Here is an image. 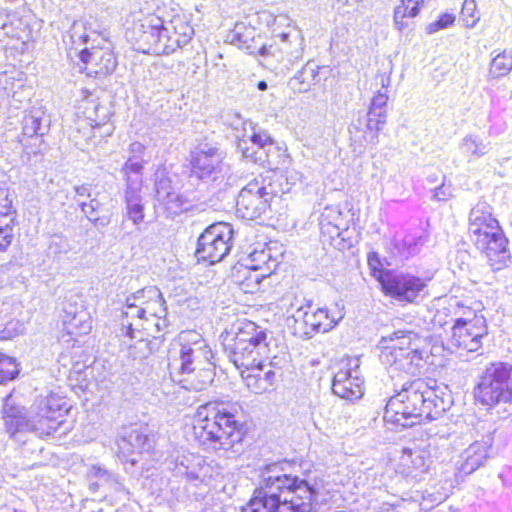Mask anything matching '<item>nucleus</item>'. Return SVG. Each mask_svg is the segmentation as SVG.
I'll return each instance as SVG.
<instances>
[{
	"instance_id": "1",
	"label": "nucleus",
	"mask_w": 512,
	"mask_h": 512,
	"mask_svg": "<svg viewBox=\"0 0 512 512\" xmlns=\"http://www.w3.org/2000/svg\"><path fill=\"white\" fill-rule=\"evenodd\" d=\"M220 343L248 390L263 394L275 388L278 372L267 361L270 344L262 326L248 319H238L222 331Z\"/></svg>"
},
{
	"instance_id": "2",
	"label": "nucleus",
	"mask_w": 512,
	"mask_h": 512,
	"mask_svg": "<svg viewBox=\"0 0 512 512\" xmlns=\"http://www.w3.org/2000/svg\"><path fill=\"white\" fill-rule=\"evenodd\" d=\"M194 441L205 449L235 452L247 438L248 428L224 401H208L197 407L191 419Z\"/></svg>"
},
{
	"instance_id": "3",
	"label": "nucleus",
	"mask_w": 512,
	"mask_h": 512,
	"mask_svg": "<svg viewBox=\"0 0 512 512\" xmlns=\"http://www.w3.org/2000/svg\"><path fill=\"white\" fill-rule=\"evenodd\" d=\"M447 403L438 397L435 386L426 378L406 382L387 401L384 411L386 423L406 427L439 418Z\"/></svg>"
},
{
	"instance_id": "4",
	"label": "nucleus",
	"mask_w": 512,
	"mask_h": 512,
	"mask_svg": "<svg viewBox=\"0 0 512 512\" xmlns=\"http://www.w3.org/2000/svg\"><path fill=\"white\" fill-rule=\"evenodd\" d=\"M467 237L475 250L486 260L493 272L507 269L512 260L509 239L486 201H479L469 211Z\"/></svg>"
},
{
	"instance_id": "5",
	"label": "nucleus",
	"mask_w": 512,
	"mask_h": 512,
	"mask_svg": "<svg viewBox=\"0 0 512 512\" xmlns=\"http://www.w3.org/2000/svg\"><path fill=\"white\" fill-rule=\"evenodd\" d=\"M292 186L287 176L275 169L260 174L244 187L236 200L239 217L254 220L267 211H280L288 206Z\"/></svg>"
},
{
	"instance_id": "6",
	"label": "nucleus",
	"mask_w": 512,
	"mask_h": 512,
	"mask_svg": "<svg viewBox=\"0 0 512 512\" xmlns=\"http://www.w3.org/2000/svg\"><path fill=\"white\" fill-rule=\"evenodd\" d=\"M132 300L122 313L121 337L143 340L167 328L165 300L159 292L141 291Z\"/></svg>"
},
{
	"instance_id": "7",
	"label": "nucleus",
	"mask_w": 512,
	"mask_h": 512,
	"mask_svg": "<svg viewBox=\"0 0 512 512\" xmlns=\"http://www.w3.org/2000/svg\"><path fill=\"white\" fill-rule=\"evenodd\" d=\"M287 314V327L294 336L303 339L330 331L344 316L336 303L314 307L312 300L297 295L290 301Z\"/></svg>"
},
{
	"instance_id": "8",
	"label": "nucleus",
	"mask_w": 512,
	"mask_h": 512,
	"mask_svg": "<svg viewBox=\"0 0 512 512\" xmlns=\"http://www.w3.org/2000/svg\"><path fill=\"white\" fill-rule=\"evenodd\" d=\"M360 208L347 200L335 207L325 209L320 220V236L338 250L354 247L361 240Z\"/></svg>"
},
{
	"instance_id": "9",
	"label": "nucleus",
	"mask_w": 512,
	"mask_h": 512,
	"mask_svg": "<svg viewBox=\"0 0 512 512\" xmlns=\"http://www.w3.org/2000/svg\"><path fill=\"white\" fill-rule=\"evenodd\" d=\"M91 35L84 31L79 34L78 41L68 49L71 65L89 78L103 79L112 75L118 66V56L114 47L107 41L97 44L90 43Z\"/></svg>"
},
{
	"instance_id": "10",
	"label": "nucleus",
	"mask_w": 512,
	"mask_h": 512,
	"mask_svg": "<svg viewBox=\"0 0 512 512\" xmlns=\"http://www.w3.org/2000/svg\"><path fill=\"white\" fill-rule=\"evenodd\" d=\"M282 512H312L318 502L319 488L294 474L263 471Z\"/></svg>"
},
{
	"instance_id": "11",
	"label": "nucleus",
	"mask_w": 512,
	"mask_h": 512,
	"mask_svg": "<svg viewBox=\"0 0 512 512\" xmlns=\"http://www.w3.org/2000/svg\"><path fill=\"white\" fill-rule=\"evenodd\" d=\"M489 334L484 305L479 300L465 299L464 306L455 311V325L451 326L450 344L459 350L476 352Z\"/></svg>"
},
{
	"instance_id": "12",
	"label": "nucleus",
	"mask_w": 512,
	"mask_h": 512,
	"mask_svg": "<svg viewBox=\"0 0 512 512\" xmlns=\"http://www.w3.org/2000/svg\"><path fill=\"white\" fill-rule=\"evenodd\" d=\"M474 401L487 409L512 402V364L495 361L488 364L473 388Z\"/></svg>"
},
{
	"instance_id": "13",
	"label": "nucleus",
	"mask_w": 512,
	"mask_h": 512,
	"mask_svg": "<svg viewBox=\"0 0 512 512\" xmlns=\"http://www.w3.org/2000/svg\"><path fill=\"white\" fill-rule=\"evenodd\" d=\"M169 357V368L180 373H191L197 366H212L213 351L201 334L194 330L183 331L176 339Z\"/></svg>"
},
{
	"instance_id": "14",
	"label": "nucleus",
	"mask_w": 512,
	"mask_h": 512,
	"mask_svg": "<svg viewBox=\"0 0 512 512\" xmlns=\"http://www.w3.org/2000/svg\"><path fill=\"white\" fill-rule=\"evenodd\" d=\"M165 29L159 7L153 12L141 11L129 30V41L143 54L167 55L169 50Z\"/></svg>"
},
{
	"instance_id": "15",
	"label": "nucleus",
	"mask_w": 512,
	"mask_h": 512,
	"mask_svg": "<svg viewBox=\"0 0 512 512\" xmlns=\"http://www.w3.org/2000/svg\"><path fill=\"white\" fill-rule=\"evenodd\" d=\"M429 278L412 272L391 269L379 283L384 296L406 304H415L428 294Z\"/></svg>"
},
{
	"instance_id": "16",
	"label": "nucleus",
	"mask_w": 512,
	"mask_h": 512,
	"mask_svg": "<svg viewBox=\"0 0 512 512\" xmlns=\"http://www.w3.org/2000/svg\"><path fill=\"white\" fill-rule=\"evenodd\" d=\"M233 230L228 223L217 222L208 226L198 237L195 251L198 262L213 265L231 250Z\"/></svg>"
},
{
	"instance_id": "17",
	"label": "nucleus",
	"mask_w": 512,
	"mask_h": 512,
	"mask_svg": "<svg viewBox=\"0 0 512 512\" xmlns=\"http://www.w3.org/2000/svg\"><path fill=\"white\" fill-rule=\"evenodd\" d=\"M332 390L337 396L354 401L364 395L365 381L358 356H345L337 363L332 379Z\"/></svg>"
},
{
	"instance_id": "18",
	"label": "nucleus",
	"mask_w": 512,
	"mask_h": 512,
	"mask_svg": "<svg viewBox=\"0 0 512 512\" xmlns=\"http://www.w3.org/2000/svg\"><path fill=\"white\" fill-rule=\"evenodd\" d=\"M237 146L243 157L260 165H272L287 156L286 148L266 131H255L248 140L239 139Z\"/></svg>"
},
{
	"instance_id": "19",
	"label": "nucleus",
	"mask_w": 512,
	"mask_h": 512,
	"mask_svg": "<svg viewBox=\"0 0 512 512\" xmlns=\"http://www.w3.org/2000/svg\"><path fill=\"white\" fill-rule=\"evenodd\" d=\"M433 466L429 445L404 447L394 463V470L404 478L421 479Z\"/></svg>"
},
{
	"instance_id": "20",
	"label": "nucleus",
	"mask_w": 512,
	"mask_h": 512,
	"mask_svg": "<svg viewBox=\"0 0 512 512\" xmlns=\"http://www.w3.org/2000/svg\"><path fill=\"white\" fill-rule=\"evenodd\" d=\"M426 339L411 330H397L388 338L385 349L394 356L395 361L407 360L410 364H417L427 356L424 348Z\"/></svg>"
},
{
	"instance_id": "21",
	"label": "nucleus",
	"mask_w": 512,
	"mask_h": 512,
	"mask_svg": "<svg viewBox=\"0 0 512 512\" xmlns=\"http://www.w3.org/2000/svg\"><path fill=\"white\" fill-rule=\"evenodd\" d=\"M67 414L68 408L62 398L51 394L46 398L45 406L35 421L34 429L41 436H50L66 421Z\"/></svg>"
},
{
	"instance_id": "22",
	"label": "nucleus",
	"mask_w": 512,
	"mask_h": 512,
	"mask_svg": "<svg viewBox=\"0 0 512 512\" xmlns=\"http://www.w3.org/2000/svg\"><path fill=\"white\" fill-rule=\"evenodd\" d=\"M222 163L219 149L215 146L197 147L190 152L189 171L192 176L204 179L216 172Z\"/></svg>"
},
{
	"instance_id": "23",
	"label": "nucleus",
	"mask_w": 512,
	"mask_h": 512,
	"mask_svg": "<svg viewBox=\"0 0 512 512\" xmlns=\"http://www.w3.org/2000/svg\"><path fill=\"white\" fill-rule=\"evenodd\" d=\"M165 31L169 54L187 45L195 34L190 17L184 11L173 13L169 22L166 24Z\"/></svg>"
},
{
	"instance_id": "24",
	"label": "nucleus",
	"mask_w": 512,
	"mask_h": 512,
	"mask_svg": "<svg viewBox=\"0 0 512 512\" xmlns=\"http://www.w3.org/2000/svg\"><path fill=\"white\" fill-rule=\"evenodd\" d=\"M17 224V211L8 189L0 187V253L12 244Z\"/></svg>"
},
{
	"instance_id": "25",
	"label": "nucleus",
	"mask_w": 512,
	"mask_h": 512,
	"mask_svg": "<svg viewBox=\"0 0 512 512\" xmlns=\"http://www.w3.org/2000/svg\"><path fill=\"white\" fill-rule=\"evenodd\" d=\"M261 35L248 23L237 22L230 32V40L252 55L268 56L271 54V45L259 44Z\"/></svg>"
},
{
	"instance_id": "26",
	"label": "nucleus",
	"mask_w": 512,
	"mask_h": 512,
	"mask_svg": "<svg viewBox=\"0 0 512 512\" xmlns=\"http://www.w3.org/2000/svg\"><path fill=\"white\" fill-rule=\"evenodd\" d=\"M245 512H282L280 505L272 491L264 473L246 503Z\"/></svg>"
},
{
	"instance_id": "27",
	"label": "nucleus",
	"mask_w": 512,
	"mask_h": 512,
	"mask_svg": "<svg viewBox=\"0 0 512 512\" xmlns=\"http://www.w3.org/2000/svg\"><path fill=\"white\" fill-rule=\"evenodd\" d=\"M41 123L42 119L35 116H29L25 120L20 143L28 155L41 154L46 149Z\"/></svg>"
},
{
	"instance_id": "28",
	"label": "nucleus",
	"mask_w": 512,
	"mask_h": 512,
	"mask_svg": "<svg viewBox=\"0 0 512 512\" xmlns=\"http://www.w3.org/2000/svg\"><path fill=\"white\" fill-rule=\"evenodd\" d=\"M331 69L312 61L305 63L294 77L299 92H306L313 87L324 84L330 77Z\"/></svg>"
},
{
	"instance_id": "29",
	"label": "nucleus",
	"mask_w": 512,
	"mask_h": 512,
	"mask_svg": "<svg viewBox=\"0 0 512 512\" xmlns=\"http://www.w3.org/2000/svg\"><path fill=\"white\" fill-rule=\"evenodd\" d=\"M491 456V444L475 441L464 451L460 470L464 474L476 471Z\"/></svg>"
},
{
	"instance_id": "30",
	"label": "nucleus",
	"mask_w": 512,
	"mask_h": 512,
	"mask_svg": "<svg viewBox=\"0 0 512 512\" xmlns=\"http://www.w3.org/2000/svg\"><path fill=\"white\" fill-rule=\"evenodd\" d=\"M277 265L276 258L272 255V250L267 245L253 249L248 256V263L244 265L253 271L268 277Z\"/></svg>"
},
{
	"instance_id": "31",
	"label": "nucleus",
	"mask_w": 512,
	"mask_h": 512,
	"mask_svg": "<svg viewBox=\"0 0 512 512\" xmlns=\"http://www.w3.org/2000/svg\"><path fill=\"white\" fill-rule=\"evenodd\" d=\"M426 0H400L394 8V23L398 30L403 31L411 26Z\"/></svg>"
},
{
	"instance_id": "32",
	"label": "nucleus",
	"mask_w": 512,
	"mask_h": 512,
	"mask_svg": "<svg viewBox=\"0 0 512 512\" xmlns=\"http://www.w3.org/2000/svg\"><path fill=\"white\" fill-rule=\"evenodd\" d=\"M234 283L244 294H256L261 291V284L266 277L257 271L241 266L233 274Z\"/></svg>"
},
{
	"instance_id": "33",
	"label": "nucleus",
	"mask_w": 512,
	"mask_h": 512,
	"mask_svg": "<svg viewBox=\"0 0 512 512\" xmlns=\"http://www.w3.org/2000/svg\"><path fill=\"white\" fill-rule=\"evenodd\" d=\"M149 437L139 431H133L128 436L121 439L120 450L118 451V457L128 461V454L142 453L150 449Z\"/></svg>"
},
{
	"instance_id": "34",
	"label": "nucleus",
	"mask_w": 512,
	"mask_h": 512,
	"mask_svg": "<svg viewBox=\"0 0 512 512\" xmlns=\"http://www.w3.org/2000/svg\"><path fill=\"white\" fill-rule=\"evenodd\" d=\"M2 28L7 37L20 40L23 43L28 41L33 34L29 21L18 15L10 16Z\"/></svg>"
},
{
	"instance_id": "35",
	"label": "nucleus",
	"mask_w": 512,
	"mask_h": 512,
	"mask_svg": "<svg viewBox=\"0 0 512 512\" xmlns=\"http://www.w3.org/2000/svg\"><path fill=\"white\" fill-rule=\"evenodd\" d=\"M143 168L141 162L128 159L123 165L122 172L126 183L125 194L136 193L143 185Z\"/></svg>"
},
{
	"instance_id": "36",
	"label": "nucleus",
	"mask_w": 512,
	"mask_h": 512,
	"mask_svg": "<svg viewBox=\"0 0 512 512\" xmlns=\"http://www.w3.org/2000/svg\"><path fill=\"white\" fill-rule=\"evenodd\" d=\"M5 430L10 436H14L28 426V420L20 408L8 405L3 410Z\"/></svg>"
},
{
	"instance_id": "37",
	"label": "nucleus",
	"mask_w": 512,
	"mask_h": 512,
	"mask_svg": "<svg viewBox=\"0 0 512 512\" xmlns=\"http://www.w3.org/2000/svg\"><path fill=\"white\" fill-rule=\"evenodd\" d=\"M512 70V51L504 50L491 61L489 73L494 78L506 76Z\"/></svg>"
},
{
	"instance_id": "38",
	"label": "nucleus",
	"mask_w": 512,
	"mask_h": 512,
	"mask_svg": "<svg viewBox=\"0 0 512 512\" xmlns=\"http://www.w3.org/2000/svg\"><path fill=\"white\" fill-rule=\"evenodd\" d=\"M463 306L464 300L457 302L454 305L438 309L432 318L433 326L435 328H445L446 326L451 327L452 325H455V311Z\"/></svg>"
},
{
	"instance_id": "39",
	"label": "nucleus",
	"mask_w": 512,
	"mask_h": 512,
	"mask_svg": "<svg viewBox=\"0 0 512 512\" xmlns=\"http://www.w3.org/2000/svg\"><path fill=\"white\" fill-rule=\"evenodd\" d=\"M16 358L0 352V384L14 380L20 372Z\"/></svg>"
},
{
	"instance_id": "40",
	"label": "nucleus",
	"mask_w": 512,
	"mask_h": 512,
	"mask_svg": "<svg viewBox=\"0 0 512 512\" xmlns=\"http://www.w3.org/2000/svg\"><path fill=\"white\" fill-rule=\"evenodd\" d=\"M125 201L127 218L134 224L143 222L145 217L144 204L139 199H135V193L126 194Z\"/></svg>"
},
{
	"instance_id": "41",
	"label": "nucleus",
	"mask_w": 512,
	"mask_h": 512,
	"mask_svg": "<svg viewBox=\"0 0 512 512\" xmlns=\"http://www.w3.org/2000/svg\"><path fill=\"white\" fill-rule=\"evenodd\" d=\"M386 120V113L382 107H371L368 112L367 129L372 133L371 137L376 138Z\"/></svg>"
},
{
	"instance_id": "42",
	"label": "nucleus",
	"mask_w": 512,
	"mask_h": 512,
	"mask_svg": "<svg viewBox=\"0 0 512 512\" xmlns=\"http://www.w3.org/2000/svg\"><path fill=\"white\" fill-rule=\"evenodd\" d=\"M461 19L465 26L473 27L480 19V11L475 0H464L460 12Z\"/></svg>"
},
{
	"instance_id": "43",
	"label": "nucleus",
	"mask_w": 512,
	"mask_h": 512,
	"mask_svg": "<svg viewBox=\"0 0 512 512\" xmlns=\"http://www.w3.org/2000/svg\"><path fill=\"white\" fill-rule=\"evenodd\" d=\"M367 264L371 276L380 283L391 269L384 268L377 252H370L367 255Z\"/></svg>"
},
{
	"instance_id": "44",
	"label": "nucleus",
	"mask_w": 512,
	"mask_h": 512,
	"mask_svg": "<svg viewBox=\"0 0 512 512\" xmlns=\"http://www.w3.org/2000/svg\"><path fill=\"white\" fill-rule=\"evenodd\" d=\"M456 16L453 13L445 12L438 16L437 20L429 23L425 30L428 34L436 33L454 24Z\"/></svg>"
},
{
	"instance_id": "45",
	"label": "nucleus",
	"mask_w": 512,
	"mask_h": 512,
	"mask_svg": "<svg viewBox=\"0 0 512 512\" xmlns=\"http://www.w3.org/2000/svg\"><path fill=\"white\" fill-rule=\"evenodd\" d=\"M465 148L472 155L482 156L485 154V147L474 139L465 140Z\"/></svg>"
},
{
	"instance_id": "46",
	"label": "nucleus",
	"mask_w": 512,
	"mask_h": 512,
	"mask_svg": "<svg viewBox=\"0 0 512 512\" xmlns=\"http://www.w3.org/2000/svg\"><path fill=\"white\" fill-rule=\"evenodd\" d=\"M19 335V330L16 325L9 323L3 330L0 331V340H12Z\"/></svg>"
},
{
	"instance_id": "47",
	"label": "nucleus",
	"mask_w": 512,
	"mask_h": 512,
	"mask_svg": "<svg viewBox=\"0 0 512 512\" xmlns=\"http://www.w3.org/2000/svg\"><path fill=\"white\" fill-rule=\"evenodd\" d=\"M183 205V200L179 197V196H176L174 198H169L167 200V206L169 209H174V212H178V211H183L184 208L182 207Z\"/></svg>"
},
{
	"instance_id": "48",
	"label": "nucleus",
	"mask_w": 512,
	"mask_h": 512,
	"mask_svg": "<svg viewBox=\"0 0 512 512\" xmlns=\"http://www.w3.org/2000/svg\"><path fill=\"white\" fill-rule=\"evenodd\" d=\"M388 100V96L385 93L378 92L372 99V106L378 105V107H382L386 104Z\"/></svg>"
},
{
	"instance_id": "49",
	"label": "nucleus",
	"mask_w": 512,
	"mask_h": 512,
	"mask_svg": "<svg viewBox=\"0 0 512 512\" xmlns=\"http://www.w3.org/2000/svg\"><path fill=\"white\" fill-rule=\"evenodd\" d=\"M92 203H93V201H90V203H83V204H82V210H83L86 214H88V210H87V208H91L92 210L94 209V208H93Z\"/></svg>"
},
{
	"instance_id": "50",
	"label": "nucleus",
	"mask_w": 512,
	"mask_h": 512,
	"mask_svg": "<svg viewBox=\"0 0 512 512\" xmlns=\"http://www.w3.org/2000/svg\"><path fill=\"white\" fill-rule=\"evenodd\" d=\"M257 88H258L259 90L264 91V90H266V89H267V83H266L264 80H261V81H259V82L257 83Z\"/></svg>"
},
{
	"instance_id": "51",
	"label": "nucleus",
	"mask_w": 512,
	"mask_h": 512,
	"mask_svg": "<svg viewBox=\"0 0 512 512\" xmlns=\"http://www.w3.org/2000/svg\"><path fill=\"white\" fill-rule=\"evenodd\" d=\"M379 78L381 80L382 86H386L385 82L389 81L388 77H386L385 74H381V75H379Z\"/></svg>"
},
{
	"instance_id": "52",
	"label": "nucleus",
	"mask_w": 512,
	"mask_h": 512,
	"mask_svg": "<svg viewBox=\"0 0 512 512\" xmlns=\"http://www.w3.org/2000/svg\"><path fill=\"white\" fill-rule=\"evenodd\" d=\"M88 217H89V218H90V220H92V221H97V220H98V216L88 215Z\"/></svg>"
}]
</instances>
